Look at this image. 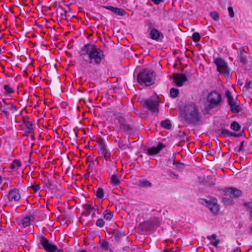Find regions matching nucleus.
Listing matches in <instances>:
<instances>
[{
    "instance_id": "obj_54",
    "label": "nucleus",
    "mask_w": 252,
    "mask_h": 252,
    "mask_svg": "<svg viewBox=\"0 0 252 252\" xmlns=\"http://www.w3.org/2000/svg\"><path fill=\"white\" fill-rule=\"evenodd\" d=\"M173 164L174 165H177V164H181L180 162H174Z\"/></svg>"
},
{
    "instance_id": "obj_52",
    "label": "nucleus",
    "mask_w": 252,
    "mask_h": 252,
    "mask_svg": "<svg viewBox=\"0 0 252 252\" xmlns=\"http://www.w3.org/2000/svg\"><path fill=\"white\" fill-rule=\"evenodd\" d=\"M244 143V141H242L241 142L240 146H239V151L242 150L243 148Z\"/></svg>"
},
{
    "instance_id": "obj_18",
    "label": "nucleus",
    "mask_w": 252,
    "mask_h": 252,
    "mask_svg": "<svg viewBox=\"0 0 252 252\" xmlns=\"http://www.w3.org/2000/svg\"><path fill=\"white\" fill-rule=\"evenodd\" d=\"M1 105L2 106H4L9 113L10 112L11 113H14L17 110L16 107L12 102L6 103L5 101H3V103H1Z\"/></svg>"
},
{
    "instance_id": "obj_7",
    "label": "nucleus",
    "mask_w": 252,
    "mask_h": 252,
    "mask_svg": "<svg viewBox=\"0 0 252 252\" xmlns=\"http://www.w3.org/2000/svg\"><path fill=\"white\" fill-rule=\"evenodd\" d=\"M218 71L225 76L229 75V69L227 63L221 58H218L214 61Z\"/></svg>"
},
{
    "instance_id": "obj_56",
    "label": "nucleus",
    "mask_w": 252,
    "mask_h": 252,
    "mask_svg": "<svg viewBox=\"0 0 252 252\" xmlns=\"http://www.w3.org/2000/svg\"><path fill=\"white\" fill-rule=\"evenodd\" d=\"M79 252H87L86 251H85V250H82V251H81Z\"/></svg>"
},
{
    "instance_id": "obj_58",
    "label": "nucleus",
    "mask_w": 252,
    "mask_h": 252,
    "mask_svg": "<svg viewBox=\"0 0 252 252\" xmlns=\"http://www.w3.org/2000/svg\"><path fill=\"white\" fill-rule=\"evenodd\" d=\"M251 230L252 232V226L251 227Z\"/></svg>"
},
{
    "instance_id": "obj_25",
    "label": "nucleus",
    "mask_w": 252,
    "mask_h": 252,
    "mask_svg": "<svg viewBox=\"0 0 252 252\" xmlns=\"http://www.w3.org/2000/svg\"><path fill=\"white\" fill-rule=\"evenodd\" d=\"M221 133L223 134L225 136H232L234 137H239L240 136V135L238 134L230 132L229 130L225 129L222 130Z\"/></svg>"
},
{
    "instance_id": "obj_27",
    "label": "nucleus",
    "mask_w": 252,
    "mask_h": 252,
    "mask_svg": "<svg viewBox=\"0 0 252 252\" xmlns=\"http://www.w3.org/2000/svg\"><path fill=\"white\" fill-rule=\"evenodd\" d=\"M31 220L30 216L27 215L22 220V224L24 227L29 226L31 224Z\"/></svg>"
},
{
    "instance_id": "obj_36",
    "label": "nucleus",
    "mask_w": 252,
    "mask_h": 252,
    "mask_svg": "<svg viewBox=\"0 0 252 252\" xmlns=\"http://www.w3.org/2000/svg\"><path fill=\"white\" fill-rule=\"evenodd\" d=\"M105 224V222L102 219H98L95 223L97 226L99 227H102Z\"/></svg>"
},
{
    "instance_id": "obj_3",
    "label": "nucleus",
    "mask_w": 252,
    "mask_h": 252,
    "mask_svg": "<svg viewBox=\"0 0 252 252\" xmlns=\"http://www.w3.org/2000/svg\"><path fill=\"white\" fill-rule=\"evenodd\" d=\"M154 72L148 69H144L139 73L137 76V82L140 84L150 86L153 84Z\"/></svg>"
},
{
    "instance_id": "obj_19",
    "label": "nucleus",
    "mask_w": 252,
    "mask_h": 252,
    "mask_svg": "<svg viewBox=\"0 0 252 252\" xmlns=\"http://www.w3.org/2000/svg\"><path fill=\"white\" fill-rule=\"evenodd\" d=\"M217 236L215 234H213L211 236H208L207 239L211 241L210 244L214 247H217L218 244L220 243V241L219 239H216Z\"/></svg>"
},
{
    "instance_id": "obj_60",
    "label": "nucleus",
    "mask_w": 252,
    "mask_h": 252,
    "mask_svg": "<svg viewBox=\"0 0 252 252\" xmlns=\"http://www.w3.org/2000/svg\"><path fill=\"white\" fill-rule=\"evenodd\" d=\"M251 145H252V142H251Z\"/></svg>"
},
{
    "instance_id": "obj_34",
    "label": "nucleus",
    "mask_w": 252,
    "mask_h": 252,
    "mask_svg": "<svg viewBox=\"0 0 252 252\" xmlns=\"http://www.w3.org/2000/svg\"><path fill=\"white\" fill-rule=\"evenodd\" d=\"M96 196L98 198H102L104 196V191L102 188H99L96 192Z\"/></svg>"
},
{
    "instance_id": "obj_47",
    "label": "nucleus",
    "mask_w": 252,
    "mask_h": 252,
    "mask_svg": "<svg viewBox=\"0 0 252 252\" xmlns=\"http://www.w3.org/2000/svg\"><path fill=\"white\" fill-rule=\"evenodd\" d=\"M22 122L23 124H24L25 125L30 121H29V119L28 117H23L22 118Z\"/></svg>"
},
{
    "instance_id": "obj_30",
    "label": "nucleus",
    "mask_w": 252,
    "mask_h": 252,
    "mask_svg": "<svg viewBox=\"0 0 252 252\" xmlns=\"http://www.w3.org/2000/svg\"><path fill=\"white\" fill-rule=\"evenodd\" d=\"M96 142L99 145V149L106 146L104 139L101 137H97Z\"/></svg>"
},
{
    "instance_id": "obj_33",
    "label": "nucleus",
    "mask_w": 252,
    "mask_h": 252,
    "mask_svg": "<svg viewBox=\"0 0 252 252\" xmlns=\"http://www.w3.org/2000/svg\"><path fill=\"white\" fill-rule=\"evenodd\" d=\"M3 88L5 90V94H9L14 92L13 89L9 85H5L3 87Z\"/></svg>"
},
{
    "instance_id": "obj_16",
    "label": "nucleus",
    "mask_w": 252,
    "mask_h": 252,
    "mask_svg": "<svg viewBox=\"0 0 252 252\" xmlns=\"http://www.w3.org/2000/svg\"><path fill=\"white\" fill-rule=\"evenodd\" d=\"M105 8L117 15L122 16H124L126 14V11L122 8L115 7L112 6H106Z\"/></svg>"
},
{
    "instance_id": "obj_44",
    "label": "nucleus",
    "mask_w": 252,
    "mask_h": 252,
    "mask_svg": "<svg viewBox=\"0 0 252 252\" xmlns=\"http://www.w3.org/2000/svg\"><path fill=\"white\" fill-rule=\"evenodd\" d=\"M228 11L229 12V16L231 18H233L234 16V13L233 11V8L232 7H229L228 8Z\"/></svg>"
},
{
    "instance_id": "obj_40",
    "label": "nucleus",
    "mask_w": 252,
    "mask_h": 252,
    "mask_svg": "<svg viewBox=\"0 0 252 252\" xmlns=\"http://www.w3.org/2000/svg\"><path fill=\"white\" fill-rule=\"evenodd\" d=\"M32 189L34 192H37L40 189V184H34L32 185L31 187Z\"/></svg>"
},
{
    "instance_id": "obj_57",
    "label": "nucleus",
    "mask_w": 252,
    "mask_h": 252,
    "mask_svg": "<svg viewBox=\"0 0 252 252\" xmlns=\"http://www.w3.org/2000/svg\"><path fill=\"white\" fill-rule=\"evenodd\" d=\"M251 216L252 217V210H251Z\"/></svg>"
},
{
    "instance_id": "obj_2",
    "label": "nucleus",
    "mask_w": 252,
    "mask_h": 252,
    "mask_svg": "<svg viewBox=\"0 0 252 252\" xmlns=\"http://www.w3.org/2000/svg\"><path fill=\"white\" fill-rule=\"evenodd\" d=\"M181 114L189 124L197 122L200 117L198 108L194 103L185 105Z\"/></svg>"
},
{
    "instance_id": "obj_8",
    "label": "nucleus",
    "mask_w": 252,
    "mask_h": 252,
    "mask_svg": "<svg viewBox=\"0 0 252 252\" xmlns=\"http://www.w3.org/2000/svg\"><path fill=\"white\" fill-rule=\"evenodd\" d=\"M39 241L42 246L47 252H62V251L59 249L56 245L50 243L49 240L43 236L40 237Z\"/></svg>"
},
{
    "instance_id": "obj_43",
    "label": "nucleus",
    "mask_w": 252,
    "mask_h": 252,
    "mask_svg": "<svg viewBox=\"0 0 252 252\" xmlns=\"http://www.w3.org/2000/svg\"><path fill=\"white\" fill-rule=\"evenodd\" d=\"M168 174L169 176L170 177H171V178H176V179L179 178L178 175L174 174L173 172H172L171 171H168Z\"/></svg>"
},
{
    "instance_id": "obj_49",
    "label": "nucleus",
    "mask_w": 252,
    "mask_h": 252,
    "mask_svg": "<svg viewBox=\"0 0 252 252\" xmlns=\"http://www.w3.org/2000/svg\"><path fill=\"white\" fill-rule=\"evenodd\" d=\"M91 172L88 171L86 170V173L84 174V176L86 179H88L90 177V175Z\"/></svg>"
},
{
    "instance_id": "obj_28",
    "label": "nucleus",
    "mask_w": 252,
    "mask_h": 252,
    "mask_svg": "<svg viewBox=\"0 0 252 252\" xmlns=\"http://www.w3.org/2000/svg\"><path fill=\"white\" fill-rule=\"evenodd\" d=\"M179 90L177 89L172 88L170 91V96L172 98H176L179 94Z\"/></svg>"
},
{
    "instance_id": "obj_53",
    "label": "nucleus",
    "mask_w": 252,
    "mask_h": 252,
    "mask_svg": "<svg viewBox=\"0 0 252 252\" xmlns=\"http://www.w3.org/2000/svg\"><path fill=\"white\" fill-rule=\"evenodd\" d=\"M149 224V222L148 221L144 222L142 225L144 228H145Z\"/></svg>"
},
{
    "instance_id": "obj_59",
    "label": "nucleus",
    "mask_w": 252,
    "mask_h": 252,
    "mask_svg": "<svg viewBox=\"0 0 252 252\" xmlns=\"http://www.w3.org/2000/svg\"><path fill=\"white\" fill-rule=\"evenodd\" d=\"M116 232H117V231H114V233H116Z\"/></svg>"
},
{
    "instance_id": "obj_6",
    "label": "nucleus",
    "mask_w": 252,
    "mask_h": 252,
    "mask_svg": "<svg viewBox=\"0 0 252 252\" xmlns=\"http://www.w3.org/2000/svg\"><path fill=\"white\" fill-rule=\"evenodd\" d=\"M201 203L204 204L213 215H216L218 214L220 208L216 198L202 199Z\"/></svg>"
},
{
    "instance_id": "obj_55",
    "label": "nucleus",
    "mask_w": 252,
    "mask_h": 252,
    "mask_svg": "<svg viewBox=\"0 0 252 252\" xmlns=\"http://www.w3.org/2000/svg\"><path fill=\"white\" fill-rule=\"evenodd\" d=\"M2 182V178L0 176V184Z\"/></svg>"
},
{
    "instance_id": "obj_32",
    "label": "nucleus",
    "mask_w": 252,
    "mask_h": 252,
    "mask_svg": "<svg viewBox=\"0 0 252 252\" xmlns=\"http://www.w3.org/2000/svg\"><path fill=\"white\" fill-rule=\"evenodd\" d=\"M26 132L32 133L33 132L32 124L31 122L28 123L26 125Z\"/></svg>"
},
{
    "instance_id": "obj_5",
    "label": "nucleus",
    "mask_w": 252,
    "mask_h": 252,
    "mask_svg": "<svg viewBox=\"0 0 252 252\" xmlns=\"http://www.w3.org/2000/svg\"><path fill=\"white\" fill-rule=\"evenodd\" d=\"M207 100L209 102L208 108L209 109H212L220 105L221 96L217 91H212L209 94Z\"/></svg>"
},
{
    "instance_id": "obj_22",
    "label": "nucleus",
    "mask_w": 252,
    "mask_h": 252,
    "mask_svg": "<svg viewBox=\"0 0 252 252\" xmlns=\"http://www.w3.org/2000/svg\"><path fill=\"white\" fill-rule=\"evenodd\" d=\"M110 182L113 186H118L121 181L117 175L113 174L110 177Z\"/></svg>"
},
{
    "instance_id": "obj_1",
    "label": "nucleus",
    "mask_w": 252,
    "mask_h": 252,
    "mask_svg": "<svg viewBox=\"0 0 252 252\" xmlns=\"http://www.w3.org/2000/svg\"><path fill=\"white\" fill-rule=\"evenodd\" d=\"M88 55V60L83 57L82 64L84 66L88 63L93 65H98L104 58L103 52L92 44L85 45L81 50V56Z\"/></svg>"
},
{
    "instance_id": "obj_11",
    "label": "nucleus",
    "mask_w": 252,
    "mask_h": 252,
    "mask_svg": "<svg viewBox=\"0 0 252 252\" xmlns=\"http://www.w3.org/2000/svg\"><path fill=\"white\" fill-rule=\"evenodd\" d=\"M173 79L177 87H182L185 82L187 81L186 76L182 73H174Z\"/></svg>"
},
{
    "instance_id": "obj_14",
    "label": "nucleus",
    "mask_w": 252,
    "mask_h": 252,
    "mask_svg": "<svg viewBox=\"0 0 252 252\" xmlns=\"http://www.w3.org/2000/svg\"><path fill=\"white\" fill-rule=\"evenodd\" d=\"M150 37L157 41H161L163 38V35L162 32L156 29L151 30L150 33Z\"/></svg>"
},
{
    "instance_id": "obj_21",
    "label": "nucleus",
    "mask_w": 252,
    "mask_h": 252,
    "mask_svg": "<svg viewBox=\"0 0 252 252\" xmlns=\"http://www.w3.org/2000/svg\"><path fill=\"white\" fill-rule=\"evenodd\" d=\"M22 163L20 160L14 159L10 164V168L12 170H18L21 166Z\"/></svg>"
},
{
    "instance_id": "obj_39",
    "label": "nucleus",
    "mask_w": 252,
    "mask_h": 252,
    "mask_svg": "<svg viewBox=\"0 0 252 252\" xmlns=\"http://www.w3.org/2000/svg\"><path fill=\"white\" fill-rule=\"evenodd\" d=\"M100 244L102 248L104 250H107L108 248V243L105 241L102 240L100 241Z\"/></svg>"
},
{
    "instance_id": "obj_23",
    "label": "nucleus",
    "mask_w": 252,
    "mask_h": 252,
    "mask_svg": "<svg viewBox=\"0 0 252 252\" xmlns=\"http://www.w3.org/2000/svg\"><path fill=\"white\" fill-rule=\"evenodd\" d=\"M161 126L167 129H170L171 128V122L169 119H166L161 122Z\"/></svg>"
},
{
    "instance_id": "obj_29",
    "label": "nucleus",
    "mask_w": 252,
    "mask_h": 252,
    "mask_svg": "<svg viewBox=\"0 0 252 252\" xmlns=\"http://www.w3.org/2000/svg\"><path fill=\"white\" fill-rule=\"evenodd\" d=\"M230 128L235 131H239L240 129V125L236 122H233L230 125Z\"/></svg>"
},
{
    "instance_id": "obj_48",
    "label": "nucleus",
    "mask_w": 252,
    "mask_h": 252,
    "mask_svg": "<svg viewBox=\"0 0 252 252\" xmlns=\"http://www.w3.org/2000/svg\"><path fill=\"white\" fill-rule=\"evenodd\" d=\"M244 52H245V51H244V48L243 47L241 48L238 51L239 55V56L243 55V54Z\"/></svg>"
},
{
    "instance_id": "obj_13",
    "label": "nucleus",
    "mask_w": 252,
    "mask_h": 252,
    "mask_svg": "<svg viewBox=\"0 0 252 252\" xmlns=\"http://www.w3.org/2000/svg\"><path fill=\"white\" fill-rule=\"evenodd\" d=\"M8 200L11 201H18L21 198V196L19 193V190L17 189L14 188L11 189L8 193Z\"/></svg>"
},
{
    "instance_id": "obj_35",
    "label": "nucleus",
    "mask_w": 252,
    "mask_h": 252,
    "mask_svg": "<svg viewBox=\"0 0 252 252\" xmlns=\"http://www.w3.org/2000/svg\"><path fill=\"white\" fill-rule=\"evenodd\" d=\"M192 39L194 42H197L200 39V35L198 32H194L192 35Z\"/></svg>"
},
{
    "instance_id": "obj_20",
    "label": "nucleus",
    "mask_w": 252,
    "mask_h": 252,
    "mask_svg": "<svg viewBox=\"0 0 252 252\" xmlns=\"http://www.w3.org/2000/svg\"><path fill=\"white\" fill-rule=\"evenodd\" d=\"M100 152L101 155L106 160H108L110 159L111 154L106 149V146L100 148Z\"/></svg>"
},
{
    "instance_id": "obj_17",
    "label": "nucleus",
    "mask_w": 252,
    "mask_h": 252,
    "mask_svg": "<svg viewBox=\"0 0 252 252\" xmlns=\"http://www.w3.org/2000/svg\"><path fill=\"white\" fill-rule=\"evenodd\" d=\"M83 208L84 211L82 212V215L84 216H88L92 212L94 213L95 211L94 206L91 204H86L84 205Z\"/></svg>"
},
{
    "instance_id": "obj_51",
    "label": "nucleus",
    "mask_w": 252,
    "mask_h": 252,
    "mask_svg": "<svg viewBox=\"0 0 252 252\" xmlns=\"http://www.w3.org/2000/svg\"><path fill=\"white\" fill-rule=\"evenodd\" d=\"M152 1L156 4H158L160 2L162 1L163 0H152Z\"/></svg>"
},
{
    "instance_id": "obj_45",
    "label": "nucleus",
    "mask_w": 252,
    "mask_h": 252,
    "mask_svg": "<svg viewBox=\"0 0 252 252\" xmlns=\"http://www.w3.org/2000/svg\"><path fill=\"white\" fill-rule=\"evenodd\" d=\"M244 88L247 90H248L250 88H252V83L251 81H247L246 85L244 86Z\"/></svg>"
},
{
    "instance_id": "obj_41",
    "label": "nucleus",
    "mask_w": 252,
    "mask_h": 252,
    "mask_svg": "<svg viewBox=\"0 0 252 252\" xmlns=\"http://www.w3.org/2000/svg\"><path fill=\"white\" fill-rule=\"evenodd\" d=\"M0 111H1V113L4 115V116L6 117H8L9 116V113L6 110V109L4 107V106H2L1 105V108L0 109Z\"/></svg>"
},
{
    "instance_id": "obj_9",
    "label": "nucleus",
    "mask_w": 252,
    "mask_h": 252,
    "mask_svg": "<svg viewBox=\"0 0 252 252\" xmlns=\"http://www.w3.org/2000/svg\"><path fill=\"white\" fill-rule=\"evenodd\" d=\"M226 95L228 98V102L230 106L231 111L233 113L240 112L241 110L240 106L237 102L233 101V97L229 91L226 92Z\"/></svg>"
},
{
    "instance_id": "obj_12",
    "label": "nucleus",
    "mask_w": 252,
    "mask_h": 252,
    "mask_svg": "<svg viewBox=\"0 0 252 252\" xmlns=\"http://www.w3.org/2000/svg\"><path fill=\"white\" fill-rule=\"evenodd\" d=\"M144 104L149 110L154 112H158V102L157 100L149 99L144 101Z\"/></svg>"
},
{
    "instance_id": "obj_15",
    "label": "nucleus",
    "mask_w": 252,
    "mask_h": 252,
    "mask_svg": "<svg viewBox=\"0 0 252 252\" xmlns=\"http://www.w3.org/2000/svg\"><path fill=\"white\" fill-rule=\"evenodd\" d=\"M165 147L162 143H159L157 147H153L148 150V154L150 156L158 154L162 149Z\"/></svg>"
},
{
    "instance_id": "obj_4",
    "label": "nucleus",
    "mask_w": 252,
    "mask_h": 252,
    "mask_svg": "<svg viewBox=\"0 0 252 252\" xmlns=\"http://www.w3.org/2000/svg\"><path fill=\"white\" fill-rule=\"evenodd\" d=\"M113 117L117 121L119 125L120 129L125 132H130L132 130V126L128 124L123 114L120 112H114Z\"/></svg>"
},
{
    "instance_id": "obj_42",
    "label": "nucleus",
    "mask_w": 252,
    "mask_h": 252,
    "mask_svg": "<svg viewBox=\"0 0 252 252\" xmlns=\"http://www.w3.org/2000/svg\"><path fill=\"white\" fill-rule=\"evenodd\" d=\"M94 165V161L90 162L89 165H88V166L87 168V171L92 172L93 171V168Z\"/></svg>"
},
{
    "instance_id": "obj_31",
    "label": "nucleus",
    "mask_w": 252,
    "mask_h": 252,
    "mask_svg": "<svg viewBox=\"0 0 252 252\" xmlns=\"http://www.w3.org/2000/svg\"><path fill=\"white\" fill-rule=\"evenodd\" d=\"M104 218L107 220H111L113 217V213L111 212H107L106 210L103 213Z\"/></svg>"
},
{
    "instance_id": "obj_50",
    "label": "nucleus",
    "mask_w": 252,
    "mask_h": 252,
    "mask_svg": "<svg viewBox=\"0 0 252 252\" xmlns=\"http://www.w3.org/2000/svg\"><path fill=\"white\" fill-rule=\"evenodd\" d=\"M245 205L250 209L252 210V202H249L248 203L245 204Z\"/></svg>"
},
{
    "instance_id": "obj_24",
    "label": "nucleus",
    "mask_w": 252,
    "mask_h": 252,
    "mask_svg": "<svg viewBox=\"0 0 252 252\" xmlns=\"http://www.w3.org/2000/svg\"><path fill=\"white\" fill-rule=\"evenodd\" d=\"M63 12L61 13V18L63 19H66L67 16H69V13L71 12V9L69 7H67L66 8L63 9Z\"/></svg>"
},
{
    "instance_id": "obj_10",
    "label": "nucleus",
    "mask_w": 252,
    "mask_h": 252,
    "mask_svg": "<svg viewBox=\"0 0 252 252\" xmlns=\"http://www.w3.org/2000/svg\"><path fill=\"white\" fill-rule=\"evenodd\" d=\"M225 195L229 196L231 198H237L242 195V191L234 188H225L223 190Z\"/></svg>"
},
{
    "instance_id": "obj_37",
    "label": "nucleus",
    "mask_w": 252,
    "mask_h": 252,
    "mask_svg": "<svg viewBox=\"0 0 252 252\" xmlns=\"http://www.w3.org/2000/svg\"><path fill=\"white\" fill-rule=\"evenodd\" d=\"M210 16L212 19L215 21H218L219 19V15L218 12L216 11L212 12L210 13Z\"/></svg>"
},
{
    "instance_id": "obj_38",
    "label": "nucleus",
    "mask_w": 252,
    "mask_h": 252,
    "mask_svg": "<svg viewBox=\"0 0 252 252\" xmlns=\"http://www.w3.org/2000/svg\"><path fill=\"white\" fill-rule=\"evenodd\" d=\"M118 147L120 149L122 150H126L128 148V146L126 144H124L122 141H119Z\"/></svg>"
},
{
    "instance_id": "obj_46",
    "label": "nucleus",
    "mask_w": 252,
    "mask_h": 252,
    "mask_svg": "<svg viewBox=\"0 0 252 252\" xmlns=\"http://www.w3.org/2000/svg\"><path fill=\"white\" fill-rule=\"evenodd\" d=\"M239 60L241 63H246V59L243 55L239 56Z\"/></svg>"
},
{
    "instance_id": "obj_26",
    "label": "nucleus",
    "mask_w": 252,
    "mask_h": 252,
    "mask_svg": "<svg viewBox=\"0 0 252 252\" xmlns=\"http://www.w3.org/2000/svg\"><path fill=\"white\" fill-rule=\"evenodd\" d=\"M139 185L142 187H150L152 186V183L145 179L139 181Z\"/></svg>"
}]
</instances>
